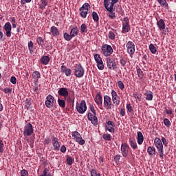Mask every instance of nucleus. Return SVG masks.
<instances>
[{
  "mask_svg": "<svg viewBox=\"0 0 176 176\" xmlns=\"http://www.w3.org/2000/svg\"><path fill=\"white\" fill-rule=\"evenodd\" d=\"M66 162L68 166H72V163H74V159L69 157V155H67Z\"/></svg>",
  "mask_w": 176,
  "mask_h": 176,
  "instance_id": "nucleus-36",
  "label": "nucleus"
},
{
  "mask_svg": "<svg viewBox=\"0 0 176 176\" xmlns=\"http://www.w3.org/2000/svg\"><path fill=\"white\" fill-rule=\"evenodd\" d=\"M126 109L127 111H129L130 113L133 112V111H134V109H133V107L131 106V104H126Z\"/></svg>",
  "mask_w": 176,
  "mask_h": 176,
  "instance_id": "nucleus-53",
  "label": "nucleus"
},
{
  "mask_svg": "<svg viewBox=\"0 0 176 176\" xmlns=\"http://www.w3.org/2000/svg\"><path fill=\"white\" fill-rule=\"evenodd\" d=\"M90 111L91 112H92V113H94V115H96V113H96V109H94V106L93 105L90 106Z\"/></svg>",
  "mask_w": 176,
  "mask_h": 176,
  "instance_id": "nucleus-62",
  "label": "nucleus"
},
{
  "mask_svg": "<svg viewBox=\"0 0 176 176\" xmlns=\"http://www.w3.org/2000/svg\"><path fill=\"white\" fill-rule=\"evenodd\" d=\"M164 123L165 124V126H166V127H170V126H171V122H170V120L165 118L164 120Z\"/></svg>",
  "mask_w": 176,
  "mask_h": 176,
  "instance_id": "nucleus-46",
  "label": "nucleus"
},
{
  "mask_svg": "<svg viewBox=\"0 0 176 176\" xmlns=\"http://www.w3.org/2000/svg\"><path fill=\"white\" fill-rule=\"evenodd\" d=\"M144 96H146V100L147 101H152L153 100V94L152 92H146Z\"/></svg>",
  "mask_w": 176,
  "mask_h": 176,
  "instance_id": "nucleus-31",
  "label": "nucleus"
},
{
  "mask_svg": "<svg viewBox=\"0 0 176 176\" xmlns=\"http://www.w3.org/2000/svg\"><path fill=\"white\" fill-rule=\"evenodd\" d=\"M111 94L112 97L113 104H114L116 107H118L119 104H120V97L118 96V93H116L113 89L111 90Z\"/></svg>",
  "mask_w": 176,
  "mask_h": 176,
  "instance_id": "nucleus-12",
  "label": "nucleus"
},
{
  "mask_svg": "<svg viewBox=\"0 0 176 176\" xmlns=\"http://www.w3.org/2000/svg\"><path fill=\"white\" fill-rule=\"evenodd\" d=\"M129 145L131 148H133V149H137V148H138V146L137 145V142H135V140L134 139H129Z\"/></svg>",
  "mask_w": 176,
  "mask_h": 176,
  "instance_id": "nucleus-29",
  "label": "nucleus"
},
{
  "mask_svg": "<svg viewBox=\"0 0 176 176\" xmlns=\"http://www.w3.org/2000/svg\"><path fill=\"white\" fill-rule=\"evenodd\" d=\"M33 79H41V73L38 71L33 72L32 75Z\"/></svg>",
  "mask_w": 176,
  "mask_h": 176,
  "instance_id": "nucleus-32",
  "label": "nucleus"
},
{
  "mask_svg": "<svg viewBox=\"0 0 176 176\" xmlns=\"http://www.w3.org/2000/svg\"><path fill=\"white\" fill-rule=\"evenodd\" d=\"M94 58L98 69L102 71V69H104V62H102V58H101V56H100V54H96L94 55Z\"/></svg>",
  "mask_w": 176,
  "mask_h": 176,
  "instance_id": "nucleus-9",
  "label": "nucleus"
},
{
  "mask_svg": "<svg viewBox=\"0 0 176 176\" xmlns=\"http://www.w3.org/2000/svg\"><path fill=\"white\" fill-rule=\"evenodd\" d=\"M107 67L109 69H116L117 65L116 62L112 57H109L107 59Z\"/></svg>",
  "mask_w": 176,
  "mask_h": 176,
  "instance_id": "nucleus-17",
  "label": "nucleus"
},
{
  "mask_svg": "<svg viewBox=\"0 0 176 176\" xmlns=\"http://www.w3.org/2000/svg\"><path fill=\"white\" fill-rule=\"evenodd\" d=\"M149 50L151 51L152 54H156V52H157L156 50V47H155V45L153 44H150Z\"/></svg>",
  "mask_w": 176,
  "mask_h": 176,
  "instance_id": "nucleus-37",
  "label": "nucleus"
},
{
  "mask_svg": "<svg viewBox=\"0 0 176 176\" xmlns=\"http://www.w3.org/2000/svg\"><path fill=\"white\" fill-rule=\"evenodd\" d=\"M101 50L103 56L105 57H109V56L113 53V49L112 48V46L108 44L102 45Z\"/></svg>",
  "mask_w": 176,
  "mask_h": 176,
  "instance_id": "nucleus-4",
  "label": "nucleus"
},
{
  "mask_svg": "<svg viewBox=\"0 0 176 176\" xmlns=\"http://www.w3.org/2000/svg\"><path fill=\"white\" fill-rule=\"evenodd\" d=\"M4 93H6V94H12V89L11 88H6L3 90Z\"/></svg>",
  "mask_w": 176,
  "mask_h": 176,
  "instance_id": "nucleus-55",
  "label": "nucleus"
},
{
  "mask_svg": "<svg viewBox=\"0 0 176 176\" xmlns=\"http://www.w3.org/2000/svg\"><path fill=\"white\" fill-rule=\"evenodd\" d=\"M118 87L120 89V90H123L124 89V84H123L122 81H118Z\"/></svg>",
  "mask_w": 176,
  "mask_h": 176,
  "instance_id": "nucleus-50",
  "label": "nucleus"
},
{
  "mask_svg": "<svg viewBox=\"0 0 176 176\" xmlns=\"http://www.w3.org/2000/svg\"><path fill=\"white\" fill-rule=\"evenodd\" d=\"M87 119L94 124V126H97L98 124V118H97V113H88Z\"/></svg>",
  "mask_w": 176,
  "mask_h": 176,
  "instance_id": "nucleus-13",
  "label": "nucleus"
},
{
  "mask_svg": "<svg viewBox=\"0 0 176 176\" xmlns=\"http://www.w3.org/2000/svg\"><path fill=\"white\" fill-rule=\"evenodd\" d=\"M28 49L30 53H34V43L32 41L28 43Z\"/></svg>",
  "mask_w": 176,
  "mask_h": 176,
  "instance_id": "nucleus-39",
  "label": "nucleus"
},
{
  "mask_svg": "<svg viewBox=\"0 0 176 176\" xmlns=\"http://www.w3.org/2000/svg\"><path fill=\"white\" fill-rule=\"evenodd\" d=\"M50 31L53 36H58L60 35V31H58V29L56 26H52Z\"/></svg>",
  "mask_w": 176,
  "mask_h": 176,
  "instance_id": "nucleus-25",
  "label": "nucleus"
},
{
  "mask_svg": "<svg viewBox=\"0 0 176 176\" xmlns=\"http://www.w3.org/2000/svg\"><path fill=\"white\" fill-rule=\"evenodd\" d=\"M58 94L61 97H65V98H67L68 96H69V93L68 92V89L65 87H62L58 91Z\"/></svg>",
  "mask_w": 176,
  "mask_h": 176,
  "instance_id": "nucleus-19",
  "label": "nucleus"
},
{
  "mask_svg": "<svg viewBox=\"0 0 176 176\" xmlns=\"http://www.w3.org/2000/svg\"><path fill=\"white\" fill-rule=\"evenodd\" d=\"M154 144L155 145V148H157L158 151V153L160 155V157L161 159H164V150L163 148V143L162 140L159 138H155L154 140Z\"/></svg>",
  "mask_w": 176,
  "mask_h": 176,
  "instance_id": "nucleus-2",
  "label": "nucleus"
},
{
  "mask_svg": "<svg viewBox=\"0 0 176 176\" xmlns=\"http://www.w3.org/2000/svg\"><path fill=\"white\" fill-rule=\"evenodd\" d=\"M147 152L150 156H155V155H156V148L153 146H148Z\"/></svg>",
  "mask_w": 176,
  "mask_h": 176,
  "instance_id": "nucleus-27",
  "label": "nucleus"
},
{
  "mask_svg": "<svg viewBox=\"0 0 176 176\" xmlns=\"http://www.w3.org/2000/svg\"><path fill=\"white\" fill-rule=\"evenodd\" d=\"M10 80L11 83H12V85H16V83H17V79L14 76H11V78Z\"/></svg>",
  "mask_w": 176,
  "mask_h": 176,
  "instance_id": "nucleus-51",
  "label": "nucleus"
},
{
  "mask_svg": "<svg viewBox=\"0 0 176 176\" xmlns=\"http://www.w3.org/2000/svg\"><path fill=\"white\" fill-rule=\"evenodd\" d=\"M54 105V97L52 95H48L45 100V106L47 108H53Z\"/></svg>",
  "mask_w": 176,
  "mask_h": 176,
  "instance_id": "nucleus-16",
  "label": "nucleus"
},
{
  "mask_svg": "<svg viewBox=\"0 0 176 176\" xmlns=\"http://www.w3.org/2000/svg\"><path fill=\"white\" fill-rule=\"evenodd\" d=\"M60 70L62 72H64L66 76H69L71 75V69L67 68V67L62 65L60 67Z\"/></svg>",
  "mask_w": 176,
  "mask_h": 176,
  "instance_id": "nucleus-24",
  "label": "nucleus"
},
{
  "mask_svg": "<svg viewBox=\"0 0 176 176\" xmlns=\"http://www.w3.org/2000/svg\"><path fill=\"white\" fill-rule=\"evenodd\" d=\"M162 141L164 145H165V146H167V144H168V142H167V140L166 139V138L162 137Z\"/></svg>",
  "mask_w": 176,
  "mask_h": 176,
  "instance_id": "nucleus-58",
  "label": "nucleus"
},
{
  "mask_svg": "<svg viewBox=\"0 0 176 176\" xmlns=\"http://www.w3.org/2000/svg\"><path fill=\"white\" fill-rule=\"evenodd\" d=\"M120 115L121 116H124V115H126V110L124 109V108L121 109Z\"/></svg>",
  "mask_w": 176,
  "mask_h": 176,
  "instance_id": "nucleus-63",
  "label": "nucleus"
},
{
  "mask_svg": "<svg viewBox=\"0 0 176 176\" xmlns=\"http://www.w3.org/2000/svg\"><path fill=\"white\" fill-rule=\"evenodd\" d=\"M118 2H119V0H104V6L109 12L107 16L112 20L116 19V14L113 12V10H115L114 6Z\"/></svg>",
  "mask_w": 176,
  "mask_h": 176,
  "instance_id": "nucleus-1",
  "label": "nucleus"
},
{
  "mask_svg": "<svg viewBox=\"0 0 176 176\" xmlns=\"http://www.w3.org/2000/svg\"><path fill=\"white\" fill-rule=\"evenodd\" d=\"M104 107L105 109H112V101L111 100V97L108 95L104 96Z\"/></svg>",
  "mask_w": 176,
  "mask_h": 176,
  "instance_id": "nucleus-14",
  "label": "nucleus"
},
{
  "mask_svg": "<svg viewBox=\"0 0 176 176\" xmlns=\"http://www.w3.org/2000/svg\"><path fill=\"white\" fill-rule=\"evenodd\" d=\"M130 31V25L129 23H122V34H126Z\"/></svg>",
  "mask_w": 176,
  "mask_h": 176,
  "instance_id": "nucleus-28",
  "label": "nucleus"
},
{
  "mask_svg": "<svg viewBox=\"0 0 176 176\" xmlns=\"http://www.w3.org/2000/svg\"><path fill=\"white\" fill-rule=\"evenodd\" d=\"M161 6H164L165 9L168 10V3L166 0H156Z\"/></svg>",
  "mask_w": 176,
  "mask_h": 176,
  "instance_id": "nucleus-30",
  "label": "nucleus"
},
{
  "mask_svg": "<svg viewBox=\"0 0 176 176\" xmlns=\"http://www.w3.org/2000/svg\"><path fill=\"white\" fill-rule=\"evenodd\" d=\"M67 101L69 102V104H74V102H75L74 99H72L70 97L67 98Z\"/></svg>",
  "mask_w": 176,
  "mask_h": 176,
  "instance_id": "nucleus-60",
  "label": "nucleus"
},
{
  "mask_svg": "<svg viewBox=\"0 0 176 176\" xmlns=\"http://www.w3.org/2000/svg\"><path fill=\"white\" fill-rule=\"evenodd\" d=\"M120 63L121 64V67H125L126 64V61L124 60V58H121L120 60Z\"/></svg>",
  "mask_w": 176,
  "mask_h": 176,
  "instance_id": "nucleus-52",
  "label": "nucleus"
},
{
  "mask_svg": "<svg viewBox=\"0 0 176 176\" xmlns=\"http://www.w3.org/2000/svg\"><path fill=\"white\" fill-rule=\"evenodd\" d=\"M115 37H116L115 33H113V32H109V39H111V41H113V40H115Z\"/></svg>",
  "mask_w": 176,
  "mask_h": 176,
  "instance_id": "nucleus-47",
  "label": "nucleus"
},
{
  "mask_svg": "<svg viewBox=\"0 0 176 176\" xmlns=\"http://www.w3.org/2000/svg\"><path fill=\"white\" fill-rule=\"evenodd\" d=\"M74 75L76 78H82L85 75V69L81 64H76L74 66Z\"/></svg>",
  "mask_w": 176,
  "mask_h": 176,
  "instance_id": "nucleus-5",
  "label": "nucleus"
},
{
  "mask_svg": "<svg viewBox=\"0 0 176 176\" xmlns=\"http://www.w3.org/2000/svg\"><path fill=\"white\" fill-rule=\"evenodd\" d=\"M115 126H112L111 125H106V129L109 131V133H115Z\"/></svg>",
  "mask_w": 176,
  "mask_h": 176,
  "instance_id": "nucleus-45",
  "label": "nucleus"
},
{
  "mask_svg": "<svg viewBox=\"0 0 176 176\" xmlns=\"http://www.w3.org/2000/svg\"><path fill=\"white\" fill-rule=\"evenodd\" d=\"M72 135L74 138V140H75V141H76V142H78L80 145H85L86 142L82 138V136L79 132L75 131L72 133Z\"/></svg>",
  "mask_w": 176,
  "mask_h": 176,
  "instance_id": "nucleus-7",
  "label": "nucleus"
},
{
  "mask_svg": "<svg viewBox=\"0 0 176 176\" xmlns=\"http://www.w3.org/2000/svg\"><path fill=\"white\" fill-rule=\"evenodd\" d=\"M114 160H116V162H119V160H120V155H116L114 157Z\"/></svg>",
  "mask_w": 176,
  "mask_h": 176,
  "instance_id": "nucleus-64",
  "label": "nucleus"
},
{
  "mask_svg": "<svg viewBox=\"0 0 176 176\" xmlns=\"http://www.w3.org/2000/svg\"><path fill=\"white\" fill-rule=\"evenodd\" d=\"M3 28L6 32L7 38H10V36H12V24H10V22H7L3 25Z\"/></svg>",
  "mask_w": 176,
  "mask_h": 176,
  "instance_id": "nucleus-15",
  "label": "nucleus"
},
{
  "mask_svg": "<svg viewBox=\"0 0 176 176\" xmlns=\"http://www.w3.org/2000/svg\"><path fill=\"white\" fill-rule=\"evenodd\" d=\"M157 25L160 31H162V30H164L166 28V23H164V20L163 19L157 21Z\"/></svg>",
  "mask_w": 176,
  "mask_h": 176,
  "instance_id": "nucleus-23",
  "label": "nucleus"
},
{
  "mask_svg": "<svg viewBox=\"0 0 176 176\" xmlns=\"http://www.w3.org/2000/svg\"><path fill=\"white\" fill-rule=\"evenodd\" d=\"M60 152H62V153H65V152H67V147H65V145H63L60 147Z\"/></svg>",
  "mask_w": 176,
  "mask_h": 176,
  "instance_id": "nucleus-57",
  "label": "nucleus"
},
{
  "mask_svg": "<svg viewBox=\"0 0 176 176\" xmlns=\"http://www.w3.org/2000/svg\"><path fill=\"white\" fill-rule=\"evenodd\" d=\"M137 140L138 144L139 145H142V142H144V135H142V132L138 131L137 133Z\"/></svg>",
  "mask_w": 176,
  "mask_h": 176,
  "instance_id": "nucleus-21",
  "label": "nucleus"
},
{
  "mask_svg": "<svg viewBox=\"0 0 176 176\" xmlns=\"http://www.w3.org/2000/svg\"><path fill=\"white\" fill-rule=\"evenodd\" d=\"M32 134H34V126L31 123H28L23 128V135L24 137H31Z\"/></svg>",
  "mask_w": 176,
  "mask_h": 176,
  "instance_id": "nucleus-6",
  "label": "nucleus"
},
{
  "mask_svg": "<svg viewBox=\"0 0 176 176\" xmlns=\"http://www.w3.org/2000/svg\"><path fill=\"white\" fill-rule=\"evenodd\" d=\"M21 175H24V176H28V171H27V170H25V169H23L22 170H21Z\"/></svg>",
  "mask_w": 176,
  "mask_h": 176,
  "instance_id": "nucleus-56",
  "label": "nucleus"
},
{
  "mask_svg": "<svg viewBox=\"0 0 176 176\" xmlns=\"http://www.w3.org/2000/svg\"><path fill=\"white\" fill-rule=\"evenodd\" d=\"M130 21L128 17H124L122 24H129Z\"/></svg>",
  "mask_w": 176,
  "mask_h": 176,
  "instance_id": "nucleus-61",
  "label": "nucleus"
},
{
  "mask_svg": "<svg viewBox=\"0 0 176 176\" xmlns=\"http://www.w3.org/2000/svg\"><path fill=\"white\" fill-rule=\"evenodd\" d=\"M76 109H77V112H78V113H85L87 110V106H86V100H81L80 104L76 105Z\"/></svg>",
  "mask_w": 176,
  "mask_h": 176,
  "instance_id": "nucleus-8",
  "label": "nucleus"
},
{
  "mask_svg": "<svg viewBox=\"0 0 176 176\" xmlns=\"http://www.w3.org/2000/svg\"><path fill=\"white\" fill-rule=\"evenodd\" d=\"M95 102L100 107V105H102V96H101V93H98L96 94L95 97Z\"/></svg>",
  "mask_w": 176,
  "mask_h": 176,
  "instance_id": "nucleus-20",
  "label": "nucleus"
},
{
  "mask_svg": "<svg viewBox=\"0 0 176 176\" xmlns=\"http://www.w3.org/2000/svg\"><path fill=\"white\" fill-rule=\"evenodd\" d=\"M102 137L105 141H111V139L112 138V136H111L109 133H104Z\"/></svg>",
  "mask_w": 176,
  "mask_h": 176,
  "instance_id": "nucleus-43",
  "label": "nucleus"
},
{
  "mask_svg": "<svg viewBox=\"0 0 176 176\" xmlns=\"http://www.w3.org/2000/svg\"><path fill=\"white\" fill-rule=\"evenodd\" d=\"M126 46L127 53L130 54V56H133L135 52V45H134V43H133V41H129Z\"/></svg>",
  "mask_w": 176,
  "mask_h": 176,
  "instance_id": "nucleus-11",
  "label": "nucleus"
},
{
  "mask_svg": "<svg viewBox=\"0 0 176 176\" xmlns=\"http://www.w3.org/2000/svg\"><path fill=\"white\" fill-rule=\"evenodd\" d=\"M52 142L54 146V151H60V143L58 142V139L56 137H52Z\"/></svg>",
  "mask_w": 176,
  "mask_h": 176,
  "instance_id": "nucleus-18",
  "label": "nucleus"
},
{
  "mask_svg": "<svg viewBox=\"0 0 176 176\" xmlns=\"http://www.w3.org/2000/svg\"><path fill=\"white\" fill-rule=\"evenodd\" d=\"M141 94H140L138 92H135L133 94V97L135 98V100H138V101H141Z\"/></svg>",
  "mask_w": 176,
  "mask_h": 176,
  "instance_id": "nucleus-44",
  "label": "nucleus"
},
{
  "mask_svg": "<svg viewBox=\"0 0 176 176\" xmlns=\"http://www.w3.org/2000/svg\"><path fill=\"white\" fill-rule=\"evenodd\" d=\"M130 152V146L126 143H122L121 144V153L123 157H127Z\"/></svg>",
  "mask_w": 176,
  "mask_h": 176,
  "instance_id": "nucleus-10",
  "label": "nucleus"
},
{
  "mask_svg": "<svg viewBox=\"0 0 176 176\" xmlns=\"http://www.w3.org/2000/svg\"><path fill=\"white\" fill-rule=\"evenodd\" d=\"M78 34H79V30L78 29V27L72 28L70 31V35L72 36V38H75V36H77Z\"/></svg>",
  "mask_w": 176,
  "mask_h": 176,
  "instance_id": "nucleus-26",
  "label": "nucleus"
},
{
  "mask_svg": "<svg viewBox=\"0 0 176 176\" xmlns=\"http://www.w3.org/2000/svg\"><path fill=\"white\" fill-rule=\"evenodd\" d=\"M25 107L27 109H31V100L26 99L25 101Z\"/></svg>",
  "mask_w": 176,
  "mask_h": 176,
  "instance_id": "nucleus-42",
  "label": "nucleus"
},
{
  "mask_svg": "<svg viewBox=\"0 0 176 176\" xmlns=\"http://www.w3.org/2000/svg\"><path fill=\"white\" fill-rule=\"evenodd\" d=\"M36 42L38 45H40V46H43V45H45V41L43 38H42V37H38L36 38Z\"/></svg>",
  "mask_w": 176,
  "mask_h": 176,
  "instance_id": "nucleus-40",
  "label": "nucleus"
},
{
  "mask_svg": "<svg viewBox=\"0 0 176 176\" xmlns=\"http://www.w3.org/2000/svg\"><path fill=\"white\" fill-rule=\"evenodd\" d=\"M107 126H111L112 127H115V122L109 120L107 122Z\"/></svg>",
  "mask_w": 176,
  "mask_h": 176,
  "instance_id": "nucleus-59",
  "label": "nucleus"
},
{
  "mask_svg": "<svg viewBox=\"0 0 176 176\" xmlns=\"http://www.w3.org/2000/svg\"><path fill=\"white\" fill-rule=\"evenodd\" d=\"M137 74L139 79H142L144 78V72L141 69H137Z\"/></svg>",
  "mask_w": 176,
  "mask_h": 176,
  "instance_id": "nucleus-38",
  "label": "nucleus"
},
{
  "mask_svg": "<svg viewBox=\"0 0 176 176\" xmlns=\"http://www.w3.org/2000/svg\"><path fill=\"white\" fill-rule=\"evenodd\" d=\"M50 61V57H49V56H42L40 59L41 63L43 64L44 65H47Z\"/></svg>",
  "mask_w": 176,
  "mask_h": 176,
  "instance_id": "nucleus-22",
  "label": "nucleus"
},
{
  "mask_svg": "<svg viewBox=\"0 0 176 176\" xmlns=\"http://www.w3.org/2000/svg\"><path fill=\"white\" fill-rule=\"evenodd\" d=\"M58 104L60 108H65V100L58 98Z\"/></svg>",
  "mask_w": 176,
  "mask_h": 176,
  "instance_id": "nucleus-34",
  "label": "nucleus"
},
{
  "mask_svg": "<svg viewBox=\"0 0 176 176\" xmlns=\"http://www.w3.org/2000/svg\"><path fill=\"white\" fill-rule=\"evenodd\" d=\"M63 38L65 41H71V39H72L73 37L71 36V34H69L67 32H64Z\"/></svg>",
  "mask_w": 176,
  "mask_h": 176,
  "instance_id": "nucleus-35",
  "label": "nucleus"
},
{
  "mask_svg": "<svg viewBox=\"0 0 176 176\" xmlns=\"http://www.w3.org/2000/svg\"><path fill=\"white\" fill-rule=\"evenodd\" d=\"M79 12L80 17H82V19H86L90 12V4H89V3H85L82 7L79 8Z\"/></svg>",
  "mask_w": 176,
  "mask_h": 176,
  "instance_id": "nucleus-3",
  "label": "nucleus"
},
{
  "mask_svg": "<svg viewBox=\"0 0 176 176\" xmlns=\"http://www.w3.org/2000/svg\"><path fill=\"white\" fill-rule=\"evenodd\" d=\"M80 32L82 33L87 32V25L86 24L82 23L80 26Z\"/></svg>",
  "mask_w": 176,
  "mask_h": 176,
  "instance_id": "nucleus-41",
  "label": "nucleus"
},
{
  "mask_svg": "<svg viewBox=\"0 0 176 176\" xmlns=\"http://www.w3.org/2000/svg\"><path fill=\"white\" fill-rule=\"evenodd\" d=\"M91 176H98V173H97V170L92 168L90 170Z\"/></svg>",
  "mask_w": 176,
  "mask_h": 176,
  "instance_id": "nucleus-48",
  "label": "nucleus"
},
{
  "mask_svg": "<svg viewBox=\"0 0 176 176\" xmlns=\"http://www.w3.org/2000/svg\"><path fill=\"white\" fill-rule=\"evenodd\" d=\"M5 146V145L3 144V142L0 140V153H3V147Z\"/></svg>",
  "mask_w": 176,
  "mask_h": 176,
  "instance_id": "nucleus-49",
  "label": "nucleus"
},
{
  "mask_svg": "<svg viewBox=\"0 0 176 176\" xmlns=\"http://www.w3.org/2000/svg\"><path fill=\"white\" fill-rule=\"evenodd\" d=\"M92 19L95 22H98L100 20V17L98 16V14H97L95 11L92 12Z\"/></svg>",
  "mask_w": 176,
  "mask_h": 176,
  "instance_id": "nucleus-33",
  "label": "nucleus"
},
{
  "mask_svg": "<svg viewBox=\"0 0 176 176\" xmlns=\"http://www.w3.org/2000/svg\"><path fill=\"white\" fill-rule=\"evenodd\" d=\"M4 34L3 32H2V30L0 29V41H1L2 42H3V41H5V37H4Z\"/></svg>",
  "mask_w": 176,
  "mask_h": 176,
  "instance_id": "nucleus-54",
  "label": "nucleus"
}]
</instances>
